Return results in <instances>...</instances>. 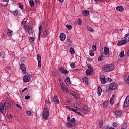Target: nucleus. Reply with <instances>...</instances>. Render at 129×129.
<instances>
[{
	"mask_svg": "<svg viewBox=\"0 0 129 129\" xmlns=\"http://www.w3.org/2000/svg\"><path fill=\"white\" fill-rule=\"evenodd\" d=\"M5 118L7 121L8 122L11 121V119L10 118V117L9 116H6Z\"/></svg>",
	"mask_w": 129,
	"mask_h": 129,
	"instance_id": "48",
	"label": "nucleus"
},
{
	"mask_svg": "<svg viewBox=\"0 0 129 129\" xmlns=\"http://www.w3.org/2000/svg\"><path fill=\"white\" fill-rule=\"evenodd\" d=\"M65 82L67 85H70V84H71V83L70 82V78L69 77L66 78Z\"/></svg>",
	"mask_w": 129,
	"mask_h": 129,
	"instance_id": "25",
	"label": "nucleus"
},
{
	"mask_svg": "<svg viewBox=\"0 0 129 129\" xmlns=\"http://www.w3.org/2000/svg\"><path fill=\"white\" fill-rule=\"evenodd\" d=\"M104 54L106 56H107V55H109V48L107 46L104 47Z\"/></svg>",
	"mask_w": 129,
	"mask_h": 129,
	"instance_id": "11",
	"label": "nucleus"
},
{
	"mask_svg": "<svg viewBox=\"0 0 129 129\" xmlns=\"http://www.w3.org/2000/svg\"><path fill=\"white\" fill-rule=\"evenodd\" d=\"M70 122H72V123H75V118H72L71 120L70 121Z\"/></svg>",
	"mask_w": 129,
	"mask_h": 129,
	"instance_id": "51",
	"label": "nucleus"
},
{
	"mask_svg": "<svg viewBox=\"0 0 129 129\" xmlns=\"http://www.w3.org/2000/svg\"><path fill=\"white\" fill-rule=\"evenodd\" d=\"M83 112H84V113H87V112H88V107H87V106H83Z\"/></svg>",
	"mask_w": 129,
	"mask_h": 129,
	"instance_id": "24",
	"label": "nucleus"
},
{
	"mask_svg": "<svg viewBox=\"0 0 129 129\" xmlns=\"http://www.w3.org/2000/svg\"><path fill=\"white\" fill-rule=\"evenodd\" d=\"M87 29L88 31H89L90 32H93V28H92V27H91L89 26H88L87 27Z\"/></svg>",
	"mask_w": 129,
	"mask_h": 129,
	"instance_id": "42",
	"label": "nucleus"
},
{
	"mask_svg": "<svg viewBox=\"0 0 129 129\" xmlns=\"http://www.w3.org/2000/svg\"><path fill=\"white\" fill-rule=\"evenodd\" d=\"M116 10L118 12H124L123 7L122 6H118L116 8Z\"/></svg>",
	"mask_w": 129,
	"mask_h": 129,
	"instance_id": "23",
	"label": "nucleus"
},
{
	"mask_svg": "<svg viewBox=\"0 0 129 129\" xmlns=\"http://www.w3.org/2000/svg\"><path fill=\"white\" fill-rule=\"evenodd\" d=\"M28 33L29 35H33V29H31L30 30H28Z\"/></svg>",
	"mask_w": 129,
	"mask_h": 129,
	"instance_id": "52",
	"label": "nucleus"
},
{
	"mask_svg": "<svg viewBox=\"0 0 129 129\" xmlns=\"http://www.w3.org/2000/svg\"><path fill=\"white\" fill-rule=\"evenodd\" d=\"M67 121L70 122V115H68Z\"/></svg>",
	"mask_w": 129,
	"mask_h": 129,
	"instance_id": "57",
	"label": "nucleus"
},
{
	"mask_svg": "<svg viewBox=\"0 0 129 129\" xmlns=\"http://www.w3.org/2000/svg\"><path fill=\"white\" fill-rule=\"evenodd\" d=\"M124 106L125 107H128L129 106V96H127L126 99H125Z\"/></svg>",
	"mask_w": 129,
	"mask_h": 129,
	"instance_id": "10",
	"label": "nucleus"
},
{
	"mask_svg": "<svg viewBox=\"0 0 129 129\" xmlns=\"http://www.w3.org/2000/svg\"><path fill=\"white\" fill-rule=\"evenodd\" d=\"M47 36H48V30H45L42 34V38H47Z\"/></svg>",
	"mask_w": 129,
	"mask_h": 129,
	"instance_id": "21",
	"label": "nucleus"
},
{
	"mask_svg": "<svg viewBox=\"0 0 129 129\" xmlns=\"http://www.w3.org/2000/svg\"><path fill=\"white\" fill-rule=\"evenodd\" d=\"M20 68L24 74H26V73H27V70H26V66L25 64L22 63L20 65Z\"/></svg>",
	"mask_w": 129,
	"mask_h": 129,
	"instance_id": "8",
	"label": "nucleus"
},
{
	"mask_svg": "<svg viewBox=\"0 0 129 129\" xmlns=\"http://www.w3.org/2000/svg\"><path fill=\"white\" fill-rule=\"evenodd\" d=\"M124 51H122L120 53V58H124Z\"/></svg>",
	"mask_w": 129,
	"mask_h": 129,
	"instance_id": "41",
	"label": "nucleus"
},
{
	"mask_svg": "<svg viewBox=\"0 0 129 129\" xmlns=\"http://www.w3.org/2000/svg\"><path fill=\"white\" fill-rule=\"evenodd\" d=\"M71 38V37H70V36H69L66 40L65 44L66 45H67V46H70V45H71V44H72V41L70 40Z\"/></svg>",
	"mask_w": 129,
	"mask_h": 129,
	"instance_id": "14",
	"label": "nucleus"
},
{
	"mask_svg": "<svg viewBox=\"0 0 129 129\" xmlns=\"http://www.w3.org/2000/svg\"><path fill=\"white\" fill-rule=\"evenodd\" d=\"M88 68V70H86V73L87 75H91L93 72V68L91 67V65H89Z\"/></svg>",
	"mask_w": 129,
	"mask_h": 129,
	"instance_id": "4",
	"label": "nucleus"
},
{
	"mask_svg": "<svg viewBox=\"0 0 129 129\" xmlns=\"http://www.w3.org/2000/svg\"><path fill=\"white\" fill-rule=\"evenodd\" d=\"M59 71L63 74H68L69 72L68 71H67V70H65L64 69H63V67H61L59 69Z\"/></svg>",
	"mask_w": 129,
	"mask_h": 129,
	"instance_id": "16",
	"label": "nucleus"
},
{
	"mask_svg": "<svg viewBox=\"0 0 129 129\" xmlns=\"http://www.w3.org/2000/svg\"><path fill=\"white\" fill-rule=\"evenodd\" d=\"M13 15L14 16H18V11L16 10L13 12Z\"/></svg>",
	"mask_w": 129,
	"mask_h": 129,
	"instance_id": "54",
	"label": "nucleus"
},
{
	"mask_svg": "<svg viewBox=\"0 0 129 129\" xmlns=\"http://www.w3.org/2000/svg\"><path fill=\"white\" fill-rule=\"evenodd\" d=\"M87 60H88V61H89L90 62H93V59L91 58H88Z\"/></svg>",
	"mask_w": 129,
	"mask_h": 129,
	"instance_id": "60",
	"label": "nucleus"
},
{
	"mask_svg": "<svg viewBox=\"0 0 129 129\" xmlns=\"http://www.w3.org/2000/svg\"><path fill=\"white\" fill-rule=\"evenodd\" d=\"M0 112L3 113V114H6L7 113V110L5 109V107L3 104H0Z\"/></svg>",
	"mask_w": 129,
	"mask_h": 129,
	"instance_id": "6",
	"label": "nucleus"
},
{
	"mask_svg": "<svg viewBox=\"0 0 129 129\" xmlns=\"http://www.w3.org/2000/svg\"><path fill=\"white\" fill-rule=\"evenodd\" d=\"M109 88L111 89V90L116 89L117 88V84L116 83H111L109 86Z\"/></svg>",
	"mask_w": 129,
	"mask_h": 129,
	"instance_id": "5",
	"label": "nucleus"
},
{
	"mask_svg": "<svg viewBox=\"0 0 129 129\" xmlns=\"http://www.w3.org/2000/svg\"><path fill=\"white\" fill-rule=\"evenodd\" d=\"M110 103L111 105H113V103H114V101L113 100V98H111L110 99Z\"/></svg>",
	"mask_w": 129,
	"mask_h": 129,
	"instance_id": "47",
	"label": "nucleus"
},
{
	"mask_svg": "<svg viewBox=\"0 0 129 129\" xmlns=\"http://www.w3.org/2000/svg\"><path fill=\"white\" fill-rule=\"evenodd\" d=\"M125 39L126 40L125 41H127V43L128 42H129V34H127L126 35H125V37H124Z\"/></svg>",
	"mask_w": 129,
	"mask_h": 129,
	"instance_id": "35",
	"label": "nucleus"
},
{
	"mask_svg": "<svg viewBox=\"0 0 129 129\" xmlns=\"http://www.w3.org/2000/svg\"><path fill=\"white\" fill-rule=\"evenodd\" d=\"M70 66H71V68H72L73 69L75 68V63H72Z\"/></svg>",
	"mask_w": 129,
	"mask_h": 129,
	"instance_id": "53",
	"label": "nucleus"
},
{
	"mask_svg": "<svg viewBox=\"0 0 129 129\" xmlns=\"http://www.w3.org/2000/svg\"><path fill=\"white\" fill-rule=\"evenodd\" d=\"M73 105L75 108H76L77 109H80V105L79 104V103H78V102H74Z\"/></svg>",
	"mask_w": 129,
	"mask_h": 129,
	"instance_id": "19",
	"label": "nucleus"
},
{
	"mask_svg": "<svg viewBox=\"0 0 129 129\" xmlns=\"http://www.w3.org/2000/svg\"><path fill=\"white\" fill-rule=\"evenodd\" d=\"M70 53H71V54H74L75 53V51H74V49L72 47H71L70 49Z\"/></svg>",
	"mask_w": 129,
	"mask_h": 129,
	"instance_id": "37",
	"label": "nucleus"
},
{
	"mask_svg": "<svg viewBox=\"0 0 129 129\" xmlns=\"http://www.w3.org/2000/svg\"><path fill=\"white\" fill-rule=\"evenodd\" d=\"M71 95H72V96H74V97H75V98H76V99H78L79 97H78V95H76V94H75V93H70Z\"/></svg>",
	"mask_w": 129,
	"mask_h": 129,
	"instance_id": "28",
	"label": "nucleus"
},
{
	"mask_svg": "<svg viewBox=\"0 0 129 129\" xmlns=\"http://www.w3.org/2000/svg\"><path fill=\"white\" fill-rule=\"evenodd\" d=\"M60 85L62 88V90L63 91V92H65V91H68V89L66 88V85H65V83L62 82L60 83Z\"/></svg>",
	"mask_w": 129,
	"mask_h": 129,
	"instance_id": "9",
	"label": "nucleus"
},
{
	"mask_svg": "<svg viewBox=\"0 0 129 129\" xmlns=\"http://www.w3.org/2000/svg\"><path fill=\"white\" fill-rule=\"evenodd\" d=\"M102 58H103V54H102L99 57L98 61L101 62V61H103V59H102Z\"/></svg>",
	"mask_w": 129,
	"mask_h": 129,
	"instance_id": "33",
	"label": "nucleus"
},
{
	"mask_svg": "<svg viewBox=\"0 0 129 129\" xmlns=\"http://www.w3.org/2000/svg\"><path fill=\"white\" fill-rule=\"evenodd\" d=\"M16 106L17 107H18V108H20V109H22V107L21 106H20V105L19 104H16Z\"/></svg>",
	"mask_w": 129,
	"mask_h": 129,
	"instance_id": "63",
	"label": "nucleus"
},
{
	"mask_svg": "<svg viewBox=\"0 0 129 129\" xmlns=\"http://www.w3.org/2000/svg\"><path fill=\"white\" fill-rule=\"evenodd\" d=\"M26 114L27 115H29V116H31L32 115V112H31L30 111H27Z\"/></svg>",
	"mask_w": 129,
	"mask_h": 129,
	"instance_id": "46",
	"label": "nucleus"
},
{
	"mask_svg": "<svg viewBox=\"0 0 129 129\" xmlns=\"http://www.w3.org/2000/svg\"><path fill=\"white\" fill-rule=\"evenodd\" d=\"M30 98H31V97H30V96L29 95L26 96L25 97V99H26V100L30 99Z\"/></svg>",
	"mask_w": 129,
	"mask_h": 129,
	"instance_id": "56",
	"label": "nucleus"
},
{
	"mask_svg": "<svg viewBox=\"0 0 129 129\" xmlns=\"http://www.w3.org/2000/svg\"><path fill=\"white\" fill-rule=\"evenodd\" d=\"M25 59L24 58L22 57L20 59L21 62L22 63H24Z\"/></svg>",
	"mask_w": 129,
	"mask_h": 129,
	"instance_id": "58",
	"label": "nucleus"
},
{
	"mask_svg": "<svg viewBox=\"0 0 129 129\" xmlns=\"http://www.w3.org/2000/svg\"><path fill=\"white\" fill-rule=\"evenodd\" d=\"M41 26H42L43 28H45V21L42 22V24H41Z\"/></svg>",
	"mask_w": 129,
	"mask_h": 129,
	"instance_id": "64",
	"label": "nucleus"
},
{
	"mask_svg": "<svg viewBox=\"0 0 129 129\" xmlns=\"http://www.w3.org/2000/svg\"><path fill=\"white\" fill-rule=\"evenodd\" d=\"M102 69L103 71H105V72H109V71H112L114 69L111 68L110 64H107L103 66L102 67Z\"/></svg>",
	"mask_w": 129,
	"mask_h": 129,
	"instance_id": "2",
	"label": "nucleus"
},
{
	"mask_svg": "<svg viewBox=\"0 0 129 129\" xmlns=\"http://www.w3.org/2000/svg\"><path fill=\"white\" fill-rule=\"evenodd\" d=\"M12 33H13V31L12 30L10 29L8 30L7 34L8 35V36H11Z\"/></svg>",
	"mask_w": 129,
	"mask_h": 129,
	"instance_id": "45",
	"label": "nucleus"
},
{
	"mask_svg": "<svg viewBox=\"0 0 129 129\" xmlns=\"http://www.w3.org/2000/svg\"><path fill=\"white\" fill-rule=\"evenodd\" d=\"M37 61L38 62V67L41 68L42 67V64H41V54H37Z\"/></svg>",
	"mask_w": 129,
	"mask_h": 129,
	"instance_id": "12",
	"label": "nucleus"
},
{
	"mask_svg": "<svg viewBox=\"0 0 129 129\" xmlns=\"http://www.w3.org/2000/svg\"><path fill=\"white\" fill-rule=\"evenodd\" d=\"M19 8L22 10H23L24 9V6L22 5L21 3H19Z\"/></svg>",
	"mask_w": 129,
	"mask_h": 129,
	"instance_id": "55",
	"label": "nucleus"
},
{
	"mask_svg": "<svg viewBox=\"0 0 129 129\" xmlns=\"http://www.w3.org/2000/svg\"><path fill=\"white\" fill-rule=\"evenodd\" d=\"M121 129H127V125L126 124L124 123L122 125Z\"/></svg>",
	"mask_w": 129,
	"mask_h": 129,
	"instance_id": "39",
	"label": "nucleus"
},
{
	"mask_svg": "<svg viewBox=\"0 0 129 129\" xmlns=\"http://www.w3.org/2000/svg\"><path fill=\"white\" fill-rule=\"evenodd\" d=\"M23 81L24 82H30L31 81V75L27 73L23 77Z\"/></svg>",
	"mask_w": 129,
	"mask_h": 129,
	"instance_id": "3",
	"label": "nucleus"
},
{
	"mask_svg": "<svg viewBox=\"0 0 129 129\" xmlns=\"http://www.w3.org/2000/svg\"><path fill=\"white\" fill-rule=\"evenodd\" d=\"M53 101L55 104H59L60 102L59 101V99L58 98V96L55 95L53 98Z\"/></svg>",
	"mask_w": 129,
	"mask_h": 129,
	"instance_id": "17",
	"label": "nucleus"
},
{
	"mask_svg": "<svg viewBox=\"0 0 129 129\" xmlns=\"http://www.w3.org/2000/svg\"><path fill=\"white\" fill-rule=\"evenodd\" d=\"M30 39L31 40V41H32V42H34V41H35V37H31Z\"/></svg>",
	"mask_w": 129,
	"mask_h": 129,
	"instance_id": "62",
	"label": "nucleus"
},
{
	"mask_svg": "<svg viewBox=\"0 0 129 129\" xmlns=\"http://www.w3.org/2000/svg\"><path fill=\"white\" fill-rule=\"evenodd\" d=\"M106 103V108H108V107L109 106V102H107Z\"/></svg>",
	"mask_w": 129,
	"mask_h": 129,
	"instance_id": "59",
	"label": "nucleus"
},
{
	"mask_svg": "<svg viewBox=\"0 0 129 129\" xmlns=\"http://www.w3.org/2000/svg\"><path fill=\"white\" fill-rule=\"evenodd\" d=\"M6 55L5 52H2L0 53V57H1V58H3L4 59V58H5V56Z\"/></svg>",
	"mask_w": 129,
	"mask_h": 129,
	"instance_id": "38",
	"label": "nucleus"
},
{
	"mask_svg": "<svg viewBox=\"0 0 129 129\" xmlns=\"http://www.w3.org/2000/svg\"><path fill=\"white\" fill-rule=\"evenodd\" d=\"M26 29L28 30V31L32 29V27L29 25H27L26 26Z\"/></svg>",
	"mask_w": 129,
	"mask_h": 129,
	"instance_id": "44",
	"label": "nucleus"
},
{
	"mask_svg": "<svg viewBox=\"0 0 129 129\" xmlns=\"http://www.w3.org/2000/svg\"><path fill=\"white\" fill-rule=\"evenodd\" d=\"M82 21L81 20V19H79L78 21V24L80 25H82Z\"/></svg>",
	"mask_w": 129,
	"mask_h": 129,
	"instance_id": "49",
	"label": "nucleus"
},
{
	"mask_svg": "<svg viewBox=\"0 0 129 129\" xmlns=\"http://www.w3.org/2000/svg\"><path fill=\"white\" fill-rule=\"evenodd\" d=\"M115 113L116 115H118L119 116H120V115H121V112L119 111H115Z\"/></svg>",
	"mask_w": 129,
	"mask_h": 129,
	"instance_id": "36",
	"label": "nucleus"
},
{
	"mask_svg": "<svg viewBox=\"0 0 129 129\" xmlns=\"http://www.w3.org/2000/svg\"><path fill=\"white\" fill-rule=\"evenodd\" d=\"M92 48L93 49V51H96V43H95V45H92Z\"/></svg>",
	"mask_w": 129,
	"mask_h": 129,
	"instance_id": "43",
	"label": "nucleus"
},
{
	"mask_svg": "<svg viewBox=\"0 0 129 129\" xmlns=\"http://www.w3.org/2000/svg\"><path fill=\"white\" fill-rule=\"evenodd\" d=\"M107 82H111L112 81V79L110 78H106Z\"/></svg>",
	"mask_w": 129,
	"mask_h": 129,
	"instance_id": "50",
	"label": "nucleus"
},
{
	"mask_svg": "<svg viewBox=\"0 0 129 129\" xmlns=\"http://www.w3.org/2000/svg\"><path fill=\"white\" fill-rule=\"evenodd\" d=\"M89 54L91 57H93V56H94V50H90L89 52Z\"/></svg>",
	"mask_w": 129,
	"mask_h": 129,
	"instance_id": "29",
	"label": "nucleus"
},
{
	"mask_svg": "<svg viewBox=\"0 0 129 129\" xmlns=\"http://www.w3.org/2000/svg\"><path fill=\"white\" fill-rule=\"evenodd\" d=\"M126 43H127V41L121 40V41H119V42H118L117 45L118 46H122V45H125V44H126Z\"/></svg>",
	"mask_w": 129,
	"mask_h": 129,
	"instance_id": "20",
	"label": "nucleus"
},
{
	"mask_svg": "<svg viewBox=\"0 0 129 129\" xmlns=\"http://www.w3.org/2000/svg\"><path fill=\"white\" fill-rule=\"evenodd\" d=\"M29 4L30 5V7H31V8H33L34 7V6H35V2H34V1L31 0L29 2Z\"/></svg>",
	"mask_w": 129,
	"mask_h": 129,
	"instance_id": "32",
	"label": "nucleus"
},
{
	"mask_svg": "<svg viewBox=\"0 0 129 129\" xmlns=\"http://www.w3.org/2000/svg\"><path fill=\"white\" fill-rule=\"evenodd\" d=\"M66 27L68 28V30H71L72 29V26L71 25H69L68 24L66 25Z\"/></svg>",
	"mask_w": 129,
	"mask_h": 129,
	"instance_id": "40",
	"label": "nucleus"
},
{
	"mask_svg": "<svg viewBox=\"0 0 129 129\" xmlns=\"http://www.w3.org/2000/svg\"><path fill=\"white\" fill-rule=\"evenodd\" d=\"M59 37L60 41H61L62 42H64V41H65V39H66V35H65V33H61Z\"/></svg>",
	"mask_w": 129,
	"mask_h": 129,
	"instance_id": "13",
	"label": "nucleus"
},
{
	"mask_svg": "<svg viewBox=\"0 0 129 129\" xmlns=\"http://www.w3.org/2000/svg\"><path fill=\"white\" fill-rule=\"evenodd\" d=\"M102 92V89H101V87L100 86H98V95L100 96V95H101V93Z\"/></svg>",
	"mask_w": 129,
	"mask_h": 129,
	"instance_id": "26",
	"label": "nucleus"
},
{
	"mask_svg": "<svg viewBox=\"0 0 129 129\" xmlns=\"http://www.w3.org/2000/svg\"><path fill=\"white\" fill-rule=\"evenodd\" d=\"M99 126L100 128H102L103 127V120H100L99 121Z\"/></svg>",
	"mask_w": 129,
	"mask_h": 129,
	"instance_id": "27",
	"label": "nucleus"
},
{
	"mask_svg": "<svg viewBox=\"0 0 129 129\" xmlns=\"http://www.w3.org/2000/svg\"><path fill=\"white\" fill-rule=\"evenodd\" d=\"M66 126H67L68 127H69L70 128H71L72 127H73V125L72 124V123L69 122L67 123Z\"/></svg>",
	"mask_w": 129,
	"mask_h": 129,
	"instance_id": "30",
	"label": "nucleus"
},
{
	"mask_svg": "<svg viewBox=\"0 0 129 129\" xmlns=\"http://www.w3.org/2000/svg\"><path fill=\"white\" fill-rule=\"evenodd\" d=\"M50 115V111L47 108H44L43 111V119H47Z\"/></svg>",
	"mask_w": 129,
	"mask_h": 129,
	"instance_id": "1",
	"label": "nucleus"
},
{
	"mask_svg": "<svg viewBox=\"0 0 129 129\" xmlns=\"http://www.w3.org/2000/svg\"><path fill=\"white\" fill-rule=\"evenodd\" d=\"M44 27H43L42 25L39 26V36H38V40L41 41V34H42V29H44Z\"/></svg>",
	"mask_w": 129,
	"mask_h": 129,
	"instance_id": "15",
	"label": "nucleus"
},
{
	"mask_svg": "<svg viewBox=\"0 0 129 129\" xmlns=\"http://www.w3.org/2000/svg\"><path fill=\"white\" fill-rule=\"evenodd\" d=\"M4 106L7 108H10V103L5 102L4 103Z\"/></svg>",
	"mask_w": 129,
	"mask_h": 129,
	"instance_id": "31",
	"label": "nucleus"
},
{
	"mask_svg": "<svg viewBox=\"0 0 129 129\" xmlns=\"http://www.w3.org/2000/svg\"><path fill=\"white\" fill-rule=\"evenodd\" d=\"M100 80H101V82L102 84H105L107 82L106 78L103 75L101 76L100 78Z\"/></svg>",
	"mask_w": 129,
	"mask_h": 129,
	"instance_id": "7",
	"label": "nucleus"
},
{
	"mask_svg": "<svg viewBox=\"0 0 129 129\" xmlns=\"http://www.w3.org/2000/svg\"><path fill=\"white\" fill-rule=\"evenodd\" d=\"M46 102L47 103V104H51V102H50V100L47 99L46 101Z\"/></svg>",
	"mask_w": 129,
	"mask_h": 129,
	"instance_id": "61",
	"label": "nucleus"
},
{
	"mask_svg": "<svg viewBox=\"0 0 129 129\" xmlns=\"http://www.w3.org/2000/svg\"><path fill=\"white\" fill-rule=\"evenodd\" d=\"M82 14L83 16H84V17H87L89 15V11L88 10H84L82 11Z\"/></svg>",
	"mask_w": 129,
	"mask_h": 129,
	"instance_id": "22",
	"label": "nucleus"
},
{
	"mask_svg": "<svg viewBox=\"0 0 129 129\" xmlns=\"http://www.w3.org/2000/svg\"><path fill=\"white\" fill-rule=\"evenodd\" d=\"M88 78H87V77H85L84 79H83V82H84L85 83H86L87 84V83H88Z\"/></svg>",
	"mask_w": 129,
	"mask_h": 129,
	"instance_id": "34",
	"label": "nucleus"
},
{
	"mask_svg": "<svg viewBox=\"0 0 129 129\" xmlns=\"http://www.w3.org/2000/svg\"><path fill=\"white\" fill-rule=\"evenodd\" d=\"M71 111H73V112H75V113H77V114H78V115H80L81 116H83V115H82L80 112H78V110H77L76 109L72 108V109H71Z\"/></svg>",
	"mask_w": 129,
	"mask_h": 129,
	"instance_id": "18",
	"label": "nucleus"
}]
</instances>
